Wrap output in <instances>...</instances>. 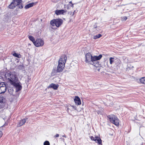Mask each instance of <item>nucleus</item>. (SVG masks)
I'll use <instances>...</instances> for the list:
<instances>
[{
    "label": "nucleus",
    "instance_id": "1",
    "mask_svg": "<svg viewBox=\"0 0 145 145\" xmlns=\"http://www.w3.org/2000/svg\"><path fill=\"white\" fill-rule=\"evenodd\" d=\"M85 62L89 64L93 65L96 67H98L100 64L98 60H100L102 57V55H99L98 56H92L91 54L88 53L86 55Z\"/></svg>",
    "mask_w": 145,
    "mask_h": 145
},
{
    "label": "nucleus",
    "instance_id": "2",
    "mask_svg": "<svg viewBox=\"0 0 145 145\" xmlns=\"http://www.w3.org/2000/svg\"><path fill=\"white\" fill-rule=\"evenodd\" d=\"M67 57L65 55H62L59 60L57 67V72H60L62 71L65 66Z\"/></svg>",
    "mask_w": 145,
    "mask_h": 145
},
{
    "label": "nucleus",
    "instance_id": "3",
    "mask_svg": "<svg viewBox=\"0 0 145 145\" xmlns=\"http://www.w3.org/2000/svg\"><path fill=\"white\" fill-rule=\"evenodd\" d=\"M5 76L6 78L8 80L11 84L18 81V78L14 72H6L5 74Z\"/></svg>",
    "mask_w": 145,
    "mask_h": 145
},
{
    "label": "nucleus",
    "instance_id": "4",
    "mask_svg": "<svg viewBox=\"0 0 145 145\" xmlns=\"http://www.w3.org/2000/svg\"><path fill=\"white\" fill-rule=\"evenodd\" d=\"M63 20L59 18L54 19L51 21V25L53 26H56V27H59L63 24Z\"/></svg>",
    "mask_w": 145,
    "mask_h": 145
},
{
    "label": "nucleus",
    "instance_id": "5",
    "mask_svg": "<svg viewBox=\"0 0 145 145\" xmlns=\"http://www.w3.org/2000/svg\"><path fill=\"white\" fill-rule=\"evenodd\" d=\"M109 120L112 123L116 126H118L119 124V120L117 117L114 115H109L108 116Z\"/></svg>",
    "mask_w": 145,
    "mask_h": 145
},
{
    "label": "nucleus",
    "instance_id": "6",
    "mask_svg": "<svg viewBox=\"0 0 145 145\" xmlns=\"http://www.w3.org/2000/svg\"><path fill=\"white\" fill-rule=\"evenodd\" d=\"M44 44V41L40 39H37L35 41L34 45L37 47L43 46Z\"/></svg>",
    "mask_w": 145,
    "mask_h": 145
},
{
    "label": "nucleus",
    "instance_id": "7",
    "mask_svg": "<svg viewBox=\"0 0 145 145\" xmlns=\"http://www.w3.org/2000/svg\"><path fill=\"white\" fill-rule=\"evenodd\" d=\"M12 2L16 5L18 8L21 9L23 8L22 0H13Z\"/></svg>",
    "mask_w": 145,
    "mask_h": 145
},
{
    "label": "nucleus",
    "instance_id": "8",
    "mask_svg": "<svg viewBox=\"0 0 145 145\" xmlns=\"http://www.w3.org/2000/svg\"><path fill=\"white\" fill-rule=\"evenodd\" d=\"M90 138L91 140H94L99 144H101V140L99 137H95L94 138L93 136H91L90 137Z\"/></svg>",
    "mask_w": 145,
    "mask_h": 145
},
{
    "label": "nucleus",
    "instance_id": "9",
    "mask_svg": "<svg viewBox=\"0 0 145 145\" xmlns=\"http://www.w3.org/2000/svg\"><path fill=\"white\" fill-rule=\"evenodd\" d=\"M13 86H15L16 89V91H18L21 90L22 87L21 86L20 84L19 83H16V82H15L11 84Z\"/></svg>",
    "mask_w": 145,
    "mask_h": 145
},
{
    "label": "nucleus",
    "instance_id": "10",
    "mask_svg": "<svg viewBox=\"0 0 145 145\" xmlns=\"http://www.w3.org/2000/svg\"><path fill=\"white\" fill-rule=\"evenodd\" d=\"M67 10H57L55 11V13L57 15L60 14H63L64 13H65Z\"/></svg>",
    "mask_w": 145,
    "mask_h": 145
},
{
    "label": "nucleus",
    "instance_id": "11",
    "mask_svg": "<svg viewBox=\"0 0 145 145\" xmlns=\"http://www.w3.org/2000/svg\"><path fill=\"white\" fill-rule=\"evenodd\" d=\"M27 119V118H26L20 120V121L17 124V127H19L23 125L26 122V120Z\"/></svg>",
    "mask_w": 145,
    "mask_h": 145
},
{
    "label": "nucleus",
    "instance_id": "12",
    "mask_svg": "<svg viewBox=\"0 0 145 145\" xmlns=\"http://www.w3.org/2000/svg\"><path fill=\"white\" fill-rule=\"evenodd\" d=\"M74 101L76 104L77 105H80L81 104L80 99L78 96H75Z\"/></svg>",
    "mask_w": 145,
    "mask_h": 145
},
{
    "label": "nucleus",
    "instance_id": "13",
    "mask_svg": "<svg viewBox=\"0 0 145 145\" xmlns=\"http://www.w3.org/2000/svg\"><path fill=\"white\" fill-rule=\"evenodd\" d=\"M7 88L6 85L1 87L0 88V94L4 93L6 91Z\"/></svg>",
    "mask_w": 145,
    "mask_h": 145
},
{
    "label": "nucleus",
    "instance_id": "14",
    "mask_svg": "<svg viewBox=\"0 0 145 145\" xmlns=\"http://www.w3.org/2000/svg\"><path fill=\"white\" fill-rule=\"evenodd\" d=\"M35 3H29L26 5L25 7V9H27L29 8L32 7L34 5H35Z\"/></svg>",
    "mask_w": 145,
    "mask_h": 145
},
{
    "label": "nucleus",
    "instance_id": "15",
    "mask_svg": "<svg viewBox=\"0 0 145 145\" xmlns=\"http://www.w3.org/2000/svg\"><path fill=\"white\" fill-rule=\"evenodd\" d=\"M58 86H59L58 85L52 83L50 84L49 87L53 88L54 89H57Z\"/></svg>",
    "mask_w": 145,
    "mask_h": 145
},
{
    "label": "nucleus",
    "instance_id": "16",
    "mask_svg": "<svg viewBox=\"0 0 145 145\" xmlns=\"http://www.w3.org/2000/svg\"><path fill=\"white\" fill-rule=\"evenodd\" d=\"M17 6L14 4L12 2L9 5L8 7L10 9H13Z\"/></svg>",
    "mask_w": 145,
    "mask_h": 145
},
{
    "label": "nucleus",
    "instance_id": "17",
    "mask_svg": "<svg viewBox=\"0 0 145 145\" xmlns=\"http://www.w3.org/2000/svg\"><path fill=\"white\" fill-rule=\"evenodd\" d=\"M29 38L30 39V40H31V41H32L33 42V44H34L35 43V39L32 36H29Z\"/></svg>",
    "mask_w": 145,
    "mask_h": 145
},
{
    "label": "nucleus",
    "instance_id": "18",
    "mask_svg": "<svg viewBox=\"0 0 145 145\" xmlns=\"http://www.w3.org/2000/svg\"><path fill=\"white\" fill-rule=\"evenodd\" d=\"M140 81L141 83L145 84V77L141 78L140 80Z\"/></svg>",
    "mask_w": 145,
    "mask_h": 145
},
{
    "label": "nucleus",
    "instance_id": "19",
    "mask_svg": "<svg viewBox=\"0 0 145 145\" xmlns=\"http://www.w3.org/2000/svg\"><path fill=\"white\" fill-rule=\"evenodd\" d=\"M109 61L110 64L112 65L114 62V59L113 57H110L109 58Z\"/></svg>",
    "mask_w": 145,
    "mask_h": 145
},
{
    "label": "nucleus",
    "instance_id": "20",
    "mask_svg": "<svg viewBox=\"0 0 145 145\" xmlns=\"http://www.w3.org/2000/svg\"><path fill=\"white\" fill-rule=\"evenodd\" d=\"M102 36V35L100 34H98L97 35L94 36V38L95 39H97L101 37Z\"/></svg>",
    "mask_w": 145,
    "mask_h": 145
},
{
    "label": "nucleus",
    "instance_id": "21",
    "mask_svg": "<svg viewBox=\"0 0 145 145\" xmlns=\"http://www.w3.org/2000/svg\"><path fill=\"white\" fill-rule=\"evenodd\" d=\"M13 56L18 58H19L20 56V54H18L16 53H14L13 54Z\"/></svg>",
    "mask_w": 145,
    "mask_h": 145
},
{
    "label": "nucleus",
    "instance_id": "22",
    "mask_svg": "<svg viewBox=\"0 0 145 145\" xmlns=\"http://www.w3.org/2000/svg\"><path fill=\"white\" fill-rule=\"evenodd\" d=\"M18 68L20 69L23 70L24 69V67L23 65H20L18 66Z\"/></svg>",
    "mask_w": 145,
    "mask_h": 145
},
{
    "label": "nucleus",
    "instance_id": "23",
    "mask_svg": "<svg viewBox=\"0 0 145 145\" xmlns=\"http://www.w3.org/2000/svg\"><path fill=\"white\" fill-rule=\"evenodd\" d=\"M50 144L49 141H46L44 143V145H50Z\"/></svg>",
    "mask_w": 145,
    "mask_h": 145
},
{
    "label": "nucleus",
    "instance_id": "24",
    "mask_svg": "<svg viewBox=\"0 0 145 145\" xmlns=\"http://www.w3.org/2000/svg\"><path fill=\"white\" fill-rule=\"evenodd\" d=\"M4 85H6L4 82H1L0 83V88L4 86Z\"/></svg>",
    "mask_w": 145,
    "mask_h": 145
},
{
    "label": "nucleus",
    "instance_id": "25",
    "mask_svg": "<svg viewBox=\"0 0 145 145\" xmlns=\"http://www.w3.org/2000/svg\"><path fill=\"white\" fill-rule=\"evenodd\" d=\"M116 65L117 66L119 67L120 66V61H118V62L117 63H116Z\"/></svg>",
    "mask_w": 145,
    "mask_h": 145
},
{
    "label": "nucleus",
    "instance_id": "26",
    "mask_svg": "<svg viewBox=\"0 0 145 145\" xmlns=\"http://www.w3.org/2000/svg\"><path fill=\"white\" fill-rule=\"evenodd\" d=\"M127 18L126 17V16H124L123 18H122V20L123 21H125L127 19Z\"/></svg>",
    "mask_w": 145,
    "mask_h": 145
},
{
    "label": "nucleus",
    "instance_id": "27",
    "mask_svg": "<svg viewBox=\"0 0 145 145\" xmlns=\"http://www.w3.org/2000/svg\"><path fill=\"white\" fill-rule=\"evenodd\" d=\"M72 4V1H70L69 2V4L67 5V8L68 9L69 8V5H70V4Z\"/></svg>",
    "mask_w": 145,
    "mask_h": 145
},
{
    "label": "nucleus",
    "instance_id": "28",
    "mask_svg": "<svg viewBox=\"0 0 145 145\" xmlns=\"http://www.w3.org/2000/svg\"><path fill=\"white\" fill-rule=\"evenodd\" d=\"M93 28H96L97 27V25L96 24H95L93 25Z\"/></svg>",
    "mask_w": 145,
    "mask_h": 145
},
{
    "label": "nucleus",
    "instance_id": "29",
    "mask_svg": "<svg viewBox=\"0 0 145 145\" xmlns=\"http://www.w3.org/2000/svg\"><path fill=\"white\" fill-rule=\"evenodd\" d=\"M59 136V135L58 134H56L55 136L54 137H58Z\"/></svg>",
    "mask_w": 145,
    "mask_h": 145
},
{
    "label": "nucleus",
    "instance_id": "30",
    "mask_svg": "<svg viewBox=\"0 0 145 145\" xmlns=\"http://www.w3.org/2000/svg\"><path fill=\"white\" fill-rule=\"evenodd\" d=\"M74 4H70V5H69L70 6H71L72 7H74Z\"/></svg>",
    "mask_w": 145,
    "mask_h": 145
},
{
    "label": "nucleus",
    "instance_id": "31",
    "mask_svg": "<svg viewBox=\"0 0 145 145\" xmlns=\"http://www.w3.org/2000/svg\"><path fill=\"white\" fill-rule=\"evenodd\" d=\"M62 137H65V138H66V136L65 135H63L62 136Z\"/></svg>",
    "mask_w": 145,
    "mask_h": 145
},
{
    "label": "nucleus",
    "instance_id": "32",
    "mask_svg": "<svg viewBox=\"0 0 145 145\" xmlns=\"http://www.w3.org/2000/svg\"><path fill=\"white\" fill-rule=\"evenodd\" d=\"M72 107H73V108H74V109H76V108H75L76 107H74V106H72Z\"/></svg>",
    "mask_w": 145,
    "mask_h": 145
},
{
    "label": "nucleus",
    "instance_id": "33",
    "mask_svg": "<svg viewBox=\"0 0 145 145\" xmlns=\"http://www.w3.org/2000/svg\"><path fill=\"white\" fill-rule=\"evenodd\" d=\"M74 14V12H73V13H72V14Z\"/></svg>",
    "mask_w": 145,
    "mask_h": 145
}]
</instances>
